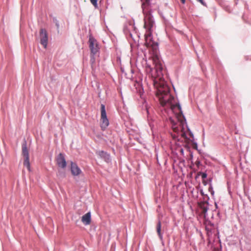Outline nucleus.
Returning <instances> with one entry per match:
<instances>
[{"instance_id": "obj_1", "label": "nucleus", "mask_w": 251, "mask_h": 251, "mask_svg": "<svg viewBox=\"0 0 251 251\" xmlns=\"http://www.w3.org/2000/svg\"><path fill=\"white\" fill-rule=\"evenodd\" d=\"M152 61L154 65V71L149 66L148 70L151 73L154 86L156 88V96L158 97L160 102L162 105L168 104L175 114L174 117H170L169 121L171 125L174 133L171 134L173 140L177 141L178 145L181 146L179 142L183 145L182 141L185 143V146L192 142V139L188 138L186 134L188 133L191 138H193V134L187 128L185 119L182 113L180 106L178 104H174L173 100L174 97L170 94V88L165 84L163 75L165 71L163 70V65L162 61L157 55H153Z\"/></svg>"}, {"instance_id": "obj_2", "label": "nucleus", "mask_w": 251, "mask_h": 251, "mask_svg": "<svg viewBox=\"0 0 251 251\" xmlns=\"http://www.w3.org/2000/svg\"><path fill=\"white\" fill-rule=\"evenodd\" d=\"M141 1L142 2V7L144 15V27L147 29L146 33V42L148 44H150L147 41L148 37L151 35L154 21L151 11L147 8L149 4L150 0H141Z\"/></svg>"}, {"instance_id": "obj_3", "label": "nucleus", "mask_w": 251, "mask_h": 251, "mask_svg": "<svg viewBox=\"0 0 251 251\" xmlns=\"http://www.w3.org/2000/svg\"><path fill=\"white\" fill-rule=\"evenodd\" d=\"M101 111V127L102 129H105L109 125V121L107 118L105 106L104 104H101L100 106Z\"/></svg>"}, {"instance_id": "obj_4", "label": "nucleus", "mask_w": 251, "mask_h": 251, "mask_svg": "<svg viewBox=\"0 0 251 251\" xmlns=\"http://www.w3.org/2000/svg\"><path fill=\"white\" fill-rule=\"evenodd\" d=\"M88 42L91 53L95 55L99 50L97 41L93 36H90Z\"/></svg>"}, {"instance_id": "obj_5", "label": "nucleus", "mask_w": 251, "mask_h": 251, "mask_svg": "<svg viewBox=\"0 0 251 251\" xmlns=\"http://www.w3.org/2000/svg\"><path fill=\"white\" fill-rule=\"evenodd\" d=\"M40 43L44 46L45 48H46L48 44V35L46 29L42 28L40 31Z\"/></svg>"}, {"instance_id": "obj_6", "label": "nucleus", "mask_w": 251, "mask_h": 251, "mask_svg": "<svg viewBox=\"0 0 251 251\" xmlns=\"http://www.w3.org/2000/svg\"><path fill=\"white\" fill-rule=\"evenodd\" d=\"M56 161L58 167L61 168H65L66 167V161L63 154L62 153H60L56 157Z\"/></svg>"}, {"instance_id": "obj_7", "label": "nucleus", "mask_w": 251, "mask_h": 251, "mask_svg": "<svg viewBox=\"0 0 251 251\" xmlns=\"http://www.w3.org/2000/svg\"><path fill=\"white\" fill-rule=\"evenodd\" d=\"M71 170L72 174L74 176H77L81 173V170L75 163L71 162Z\"/></svg>"}, {"instance_id": "obj_8", "label": "nucleus", "mask_w": 251, "mask_h": 251, "mask_svg": "<svg viewBox=\"0 0 251 251\" xmlns=\"http://www.w3.org/2000/svg\"><path fill=\"white\" fill-rule=\"evenodd\" d=\"M82 222L85 225H88L91 223V213L88 212L82 217Z\"/></svg>"}, {"instance_id": "obj_9", "label": "nucleus", "mask_w": 251, "mask_h": 251, "mask_svg": "<svg viewBox=\"0 0 251 251\" xmlns=\"http://www.w3.org/2000/svg\"><path fill=\"white\" fill-rule=\"evenodd\" d=\"M22 154L24 158L29 157L28 151L27 149L26 143L22 145Z\"/></svg>"}, {"instance_id": "obj_10", "label": "nucleus", "mask_w": 251, "mask_h": 251, "mask_svg": "<svg viewBox=\"0 0 251 251\" xmlns=\"http://www.w3.org/2000/svg\"><path fill=\"white\" fill-rule=\"evenodd\" d=\"M24 165L26 167L29 171H30L29 157L24 158Z\"/></svg>"}, {"instance_id": "obj_11", "label": "nucleus", "mask_w": 251, "mask_h": 251, "mask_svg": "<svg viewBox=\"0 0 251 251\" xmlns=\"http://www.w3.org/2000/svg\"><path fill=\"white\" fill-rule=\"evenodd\" d=\"M161 222L159 221L158 222V224L156 226V230H157V234L159 235V237L160 238H162V235L161 234Z\"/></svg>"}, {"instance_id": "obj_12", "label": "nucleus", "mask_w": 251, "mask_h": 251, "mask_svg": "<svg viewBox=\"0 0 251 251\" xmlns=\"http://www.w3.org/2000/svg\"><path fill=\"white\" fill-rule=\"evenodd\" d=\"M151 35L148 37L147 41H148V43L150 44H148L146 42L147 40H146V34H145V44L147 47H149L152 45V43L151 42Z\"/></svg>"}, {"instance_id": "obj_13", "label": "nucleus", "mask_w": 251, "mask_h": 251, "mask_svg": "<svg viewBox=\"0 0 251 251\" xmlns=\"http://www.w3.org/2000/svg\"><path fill=\"white\" fill-rule=\"evenodd\" d=\"M90 62L91 64L92 68L93 69V68L94 67V65L95 64V58L94 57V55L92 54H91V55Z\"/></svg>"}, {"instance_id": "obj_14", "label": "nucleus", "mask_w": 251, "mask_h": 251, "mask_svg": "<svg viewBox=\"0 0 251 251\" xmlns=\"http://www.w3.org/2000/svg\"><path fill=\"white\" fill-rule=\"evenodd\" d=\"M91 3L95 7H97L98 3L97 1L98 0H90Z\"/></svg>"}, {"instance_id": "obj_15", "label": "nucleus", "mask_w": 251, "mask_h": 251, "mask_svg": "<svg viewBox=\"0 0 251 251\" xmlns=\"http://www.w3.org/2000/svg\"><path fill=\"white\" fill-rule=\"evenodd\" d=\"M202 208V213L204 215V217H205V214L207 211V208L206 207L203 206L201 207Z\"/></svg>"}, {"instance_id": "obj_16", "label": "nucleus", "mask_w": 251, "mask_h": 251, "mask_svg": "<svg viewBox=\"0 0 251 251\" xmlns=\"http://www.w3.org/2000/svg\"><path fill=\"white\" fill-rule=\"evenodd\" d=\"M199 2H200L201 4H202L203 6H206V4L205 2L203 0H197Z\"/></svg>"}, {"instance_id": "obj_17", "label": "nucleus", "mask_w": 251, "mask_h": 251, "mask_svg": "<svg viewBox=\"0 0 251 251\" xmlns=\"http://www.w3.org/2000/svg\"><path fill=\"white\" fill-rule=\"evenodd\" d=\"M201 176L202 178H205L207 177V174L205 173H202Z\"/></svg>"}, {"instance_id": "obj_18", "label": "nucleus", "mask_w": 251, "mask_h": 251, "mask_svg": "<svg viewBox=\"0 0 251 251\" xmlns=\"http://www.w3.org/2000/svg\"><path fill=\"white\" fill-rule=\"evenodd\" d=\"M99 154L100 155H102L106 154V153L105 152H104L103 151H99Z\"/></svg>"}, {"instance_id": "obj_19", "label": "nucleus", "mask_w": 251, "mask_h": 251, "mask_svg": "<svg viewBox=\"0 0 251 251\" xmlns=\"http://www.w3.org/2000/svg\"><path fill=\"white\" fill-rule=\"evenodd\" d=\"M179 151H180L182 153H183V149H182V148H180V149H179Z\"/></svg>"}, {"instance_id": "obj_20", "label": "nucleus", "mask_w": 251, "mask_h": 251, "mask_svg": "<svg viewBox=\"0 0 251 251\" xmlns=\"http://www.w3.org/2000/svg\"><path fill=\"white\" fill-rule=\"evenodd\" d=\"M182 3L184 4L185 2V0H180Z\"/></svg>"}]
</instances>
